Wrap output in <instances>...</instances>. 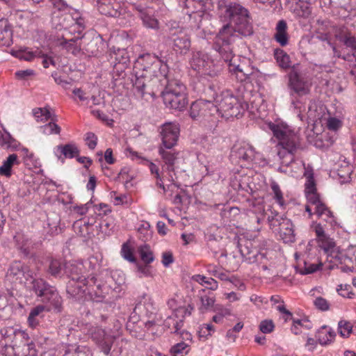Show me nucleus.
Returning <instances> with one entry per match:
<instances>
[{
  "instance_id": "nucleus-1",
  "label": "nucleus",
  "mask_w": 356,
  "mask_h": 356,
  "mask_svg": "<svg viewBox=\"0 0 356 356\" xmlns=\"http://www.w3.org/2000/svg\"><path fill=\"white\" fill-rule=\"evenodd\" d=\"M134 88L141 97H152L160 92L164 104L175 110L183 109L188 103L186 88L179 80H169L168 67L157 57L149 54L138 58L134 67Z\"/></svg>"
},
{
  "instance_id": "nucleus-2",
  "label": "nucleus",
  "mask_w": 356,
  "mask_h": 356,
  "mask_svg": "<svg viewBox=\"0 0 356 356\" xmlns=\"http://www.w3.org/2000/svg\"><path fill=\"white\" fill-rule=\"evenodd\" d=\"M218 14L223 21L234 23L224 25L216 36L213 49L222 59L230 60L232 57V44L241 36H249L253 33V29L248 10L235 2L220 0L218 3Z\"/></svg>"
},
{
  "instance_id": "nucleus-3",
  "label": "nucleus",
  "mask_w": 356,
  "mask_h": 356,
  "mask_svg": "<svg viewBox=\"0 0 356 356\" xmlns=\"http://www.w3.org/2000/svg\"><path fill=\"white\" fill-rule=\"evenodd\" d=\"M270 129L277 138V155L282 165L289 166L295 160V154L299 148V137L287 124L284 123L269 124Z\"/></svg>"
},
{
  "instance_id": "nucleus-4",
  "label": "nucleus",
  "mask_w": 356,
  "mask_h": 356,
  "mask_svg": "<svg viewBox=\"0 0 356 356\" xmlns=\"http://www.w3.org/2000/svg\"><path fill=\"white\" fill-rule=\"evenodd\" d=\"M206 92L211 96L212 102L218 110V122L220 117L238 118L248 108V104L245 102L239 101L229 90L218 94L215 90L214 86L210 85Z\"/></svg>"
},
{
  "instance_id": "nucleus-5",
  "label": "nucleus",
  "mask_w": 356,
  "mask_h": 356,
  "mask_svg": "<svg viewBox=\"0 0 356 356\" xmlns=\"http://www.w3.org/2000/svg\"><path fill=\"white\" fill-rule=\"evenodd\" d=\"M218 111L211 99H198L191 104L190 116L209 130L213 131L218 124Z\"/></svg>"
},
{
  "instance_id": "nucleus-6",
  "label": "nucleus",
  "mask_w": 356,
  "mask_h": 356,
  "mask_svg": "<svg viewBox=\"0 0 356 356\" xmlns=\"http://www.w3.org/2000/svg\"><path fill=\"white\" fill-rule=\"evenodd\" d=\"M32 290L45 304H49L56 312L61 311L63 300L56 289L41 278L33 279L31 282Z\"/></svg>"
},
{
  "instance_id": "nucleus-7",
  "label": "nucleus",
  "mask_w": 356,
  "mask_h": 356,
  "mask_svg": "<svg viewBox=\"0 0 356 356\" xmlns=\"http://www.w3.org/2000/svg\"><path fill=\"white\" fill-rule=\"evenodd\" d=\"M189 63L193 70L211 78L218 76L222 70L220 64L215 63L208 54L201 51L192 53Z\"/></svg>"
},
{
  "instance_id": "nucleus-8",
  "label": "nucleus",
  "mask_w": 356,
  "mask_h": 356,
  "mask_svg": "<svg viewBox=\"0 0 356 356\" xmlns=\"http://www.w3.org/2000/svg\"><path fill=\"white\" fill-rule=\"evenodd\" d=\"M52 26L59 33L65 32V31H72L79 34H81L84 29V20L81 17L74 18L69 14L54 13L51 19Z\"/></svg>"
},
{
  "instance_id": "nucleus-9",
  "label": "nucleus",
  "mask_w": 356,
  "mask_h": 356,
  "mask_svg": "<svg viewBox=\"0 0 356 356\" xmlns=\"http://www.w3.org/2000/svg\"><path fill=\"white\" fill-rule=\"evenodd\" d=\"M88 332L100 351L105 355H109L115 339V337L107 333L99 326H91Z\"/></svg>"
},
{
  "instance_id": "nucleus-10",
  "label": "nucleus",
  "mask_w": 356,
  "mask_h": 356,
  "mask_svg": "<svg viewBox=\"0 0 356 356\" xmlns=\"http://www.w3.org/2000/svg\"><path fill=\"white\" fill-rule=\"evenodd\" d=\"M268 219L270 227H279L280 236L284 243H293L295 241L293 225L290 219L278 213L273 216H268Z\"/></svg>"
},
{
  "instance_id": "nucleus-11",
  "label": "nucleus",
  "mask_w": 356,
  "mask_h": 356,
  "mask_svg": "<svg viewBox=\"0 0 356 356\" xmlns=\"http://www.w3.org/2000/svg\"><path fill=\"white\" fill-rule=\"evenodd\" d=\"M311 84L302 74L293 70L289 74L288 88L291 97H302L310 92Z\"/></svg>"
},
{
  "instance_id": "nucleus-12",
  "label": "nucleus",
  "mask_w": 356,
  "mask_h": 356,
  "mask_svg": "<svg viewBox=\"0 0 356 356\" xmlns=\"http://www.w3.org/2000/svg\"><path fill=\"white\" fill-rule=\"evenodd\" d=\"M72 31H65L63 33H57L54 40L57 45L65 49L74 55H77L81 49L80 40L82 38L81 34L72 37Z\"/></svg>"
},
{
  "instance_id": "nucleus-13",
  "label": "nucleus",
  "mask_w": 356,
  "mask_h": 356,
  "mask_svg": "<svg viewBox=\"0 0 356 356\" xmlns=\"http://www.w3.org/2000/svg\"><path fill=\"white\" fill-rule=\"evenodd\" d=\"M90 266V263L86 261H70L65 264V273L70 277L69 281H78L81 283L85 282L88 280V277H90L92 274L89 273L86 266Z\"/></svg>"
},
{
  "instance_id": "nucleus-14",
  "label": "nucleus",
  "mask_w": 356,
  "mask_h": 356,
  "mask_svg": "<svg viewBox=\"0 0 356 356\" xmlns=\"http://www.w3.org/2000/svg\"><path fill=\"white\" fill-rule=\"evenodd\" d=\"M33 276L29 267L21 261L13 262L6 273V280L11 283H23Z\"/></svg>"
},
{
  "instance_id": "nucleus-15",
  "label": "nucleus",
  "mask_w": 356,
  "mask_h": 356,
  "mask_svg": "<svg viewBox=\"0 0 356 356\" xmlns=\"http://www.w3.org/2000/svg\"><path fill=\"white\" fill-rule=\"evenodd\" d=\"M254 154V148L250 144L243 142L234 145L230 157L233 161L238 163L249 162L253 160Z\"/></svg>"
},
{
  "instance_id": "nucleus-16",
  "label": "nucleus",
  "mask_w": 356,
  "mask_h": 356,
  "mask_svg": "<svg viewBox=\"0 0 356 356\" xmlns=\"http://www.w3.org/2000/svg\"><path fill=\"white\" fill-rule=\"evenodd\" d=\"M171 40L172 49L177 54L184 55L189 51L191 46V39L183 29H179L172 33Z\"/></svg>"
},
{
  "instance_id": "nucleus-17",
  "label": "nucleus",
  "mask_w": 356,
  "mask_h": 356,
  "mask_svg": "<svg viewBox=\"0 0 356 356\" xmlns=\"http://www.w3.org/2000/svg\"><path fill=\"white\" fill-rule=\"evenodd\" d=\"M179 134L177 124L172 122L165 123L161 127V135L163 147L165 149L172 148L177 143Z\"/></svg>"
},
{
  "instance_id": "nucleus-18",
  "label": "nucleus",
  "mask_w": 356,
  "mask_h": 356,
  "mask_svg": "<svg viewBox=\"0 0 356 356\" xmlns=\"http://www.w3.org/2000/svg\"><path fill=\"white\" fill-rule=\"evenodd\" d=\"M96 6L102 15L112 17L121 15V6L116 0H97Z\"/></svg>"
},
{
  "instance_id": "nucleus-19",
  "label": "nucleus",
  "mask_w": 356,
  "mask_h": 356,
  "mask_svg": "<svg viewBox=\"0 0 356 356\" xmlns=\"http://www.w3.org/2000/svg\"><path fill=\"white\" fill-rule=\"evenodd\" d=\"M179 6L183 8L189 19L202 17L203 4L196 0H179Z\"/></svg>"
},
{
  "instance_id": "nucleus-20",
  "label": "nucleus",
  "mask_w": 356,
  "mask_h": 356,
  "mask_svg": "<svg viewBox=\"0 0 356 356\" xmlns=\"http://www.w3.org/2000/svg\"><path fill=\"white\" fill-rule=\"evenodd\" d=\"M66 291L69 297L78 300L82 299L87 294L86 286L78 281H69Z\"/></svg>"
},
{
  "instance_id": "nucleus-21",
  "label": "nucleus",
  "mask_w": 356,
  "mask_h": 356,
  "mask_svg": "<svg viewBox=\"0 0 356 356\" xmlns=\"http://www.w3.org/2000/svg\"><path fill=\"white\" fill-rule=\"evenodd\" d=\"M83 283L84 286H86L87 294L90 298L93 296L97 298L104 297L103 286L97 282L95 275H92L90 277H88V280Z\"/></svg>"
},
{
  "instance_id": "nucleus-22",
  "label": "nucleus",
  "mask_w": 356,
  "mask_h": 356,
  "mask_svg": "<svg viewBox=\"0 0 356 356\" xmlns=\"http://www.w3.org/2000/svg\"><path fill=\"white\" fill-rule=\"evenodd\" d=\"M250 244L251 243L248 241H246V243L243 245L239 243L238 248L244 260L249 264H252L257 261L259 258H262L264 255L261 253H258L257 250L251 249L249 246Z\"/></svg>"
},
{
  "instance_id": "nucleus-23",
  "label": "nucleus",
  "mask_w": 356,
  "mask_h": 356,
  "mask_svg": "<svg viewBox=\"0 0 356 356\" xmlns=\"http://www.w3.org/2000/svg\"><path fill=\"white\" fill-rule=\"evenodd\" d=\"M13 29L10 24L6 19H0V43L8 46L12 42Z\"/></svg>"
},
{
  "instance_id": "nucleus-24",
  "label": "nucleus",
  "mask_w": 356,
  "mask_h": 356,
  "mask_svg": "<svg viewBox=\"0 0 356 356\" xmlns=\"http://www.w3.org/2000/svg\"><path fill=\"white\" fill-rule=\"evenodd\" d=\"M169 149H165V147H160L159 149V153L165 163V165L163 167L168 168L170 170H172V168H177L176 166V163L178 160V153Z\"/></svg>"
},
{
  "instance_id": "nucleus-25",
  "label": "nucleus",
  "mask_w": 356,
  "mask_h": 356,
  "mask_svg": "<svg viewBox=\"0 0 356 356\" xmlns=\"http://www.w3.org/2000/svg\"><path fill=\"white\" fill-rule=\"evenodd\" d=\"M45 307L44 305H38L33 307L28 316L27 323L30 327L36 328L40 323L44 317Z\"/></svg>"
},
{
  "instance_id": "nucleus-26",
  "label": "nucleus",
  "mask_w": 356,
  "mask_h": 356,
  "mask_svg": "<svg viewBox=\"0 0 356 356\" xmlns=\"http://www.w3.org/2000/svg\"><path fill=\"white\" fill-rule=\"evenodd\" d=\"M274 38L281 46L284 47L289 42V36L287 33V24L284 20H280L275 29Z\"/></svg>"
},
{
  "instance_id": "nucleus-27",
  "label": "nucleus",
  "mask_w": 356,
  "mask_h": 356,
  "mask_svg": "<svg viewBox=\"0 0 356 356\" xmlns=\"http://www.w3.org/2000/svg\"><path fill=\"white\" fill-rule=\"evenodd\" d=\"M19 164L18 156L15 154H10L6 160L3 161L0 166V175L9 177L12 175V168L15 165Z\"/></svg>"
},
{
  "instance_id": "nucleus-28",
  "label": "nucleus",
  "mask_w": 356,
  "mask_h": 356,
  "mask_svg": "<svg viewBox=\"0 0 356 356\" xmlns=\"http://www.w3.org/2000/svg\"><path fill=\"white\" fill-rule=\"evenodd\" d=\"M335 336L334 331L324 325L318 331L316 337L320 344L327 345L334 341Z\"/></svg>"
},
{
  "instance_id": "nucleus-29",
  "label": "nucleus",
  "mask_w": 356,
  "mask_h": 356,
  "mask_svg": "<svg viewBox=\"0 0 356 356\" xmlns=\"http://www.w3.org/2000/svg\"><path fill=\"white\" fill-rule=\"evenodd\" d=\"M163 325L170 330L171 333H179L184 325V321L182 318H179L176 314H173L164 321Z\"/></svg>"
},
{
  "instance_id": "nucleus-30",
  "label": "nucleus",
  "mask_w": 356,
  "mask_h": 356,
  "mask_svg": "<svg viewBox=\"0 0 356 356\" xmlns=\"http://www.w3.org/2000/svg\"><path fill=\"white\" fill-rule=\"evenodd\" d=\"M314 213L319 218L332 223L333 215L329 208L322 201L314 207Z\"/></svg>"
},
{
  "instance_id": "nucleus-31",
  "label": "nucleus",
  "mask_w": 356,
  "mask_h": 356,
  "mask_svg": "<svg viewBox=\"0 0 356 356\" xmlns=\"http://www.w3.org/2000/svg\"><path fill=\"white\" fill-rule=\"evenodd\" d=\"M137 10L139 11L140 18L144 26L150 29H159V22L156 18L153 17L145 9L140 6L137 7Z\"/></svg>"
},
{
  "instance_id": "nucleus-32",
  "label": "nucleus",
  "mask_w": 356,
  "mask_h": 356,
  "mask_svg": "<svg viewBox=\"0 0 356 356\" xmlns=\"http://www.w3.org/2000/svg\"><path fill=\"white\" fill-rule=\"evenodd\" d=\"M205 289H202L199 291L198 296L201 302V305L199 309L201 312H205L211 309L215 302V298L213 296H208L205 294Z\"/></svg>"
},
{
  "instance_id": "nucleus-33",
  "label": "nucleus",
  "mask_w": 356,
  "mask_h": 356,
  "mask_svg": "<svg viewBox=\"0 0 356 356\" xmlns=\"http://www.w3.org/2000/svg\"><path fill=\"white\" fill-rule=\"evenodd\" d=\"M312 12L310 0H298L295 8V13L300 17L307 18Z\"/></svg>"
},
{
  "instance_id": "nucleus-34",
  "label": "nucleus",
  "mask_w": 356,
  "mask_h": 356,
  "mask_svg": "<svg viewBox=\"0 0 356 356\" xmlns=\"http://www.w3.org/2000/svg\"><path fill=\"white\" fill-rule=\"evenodd\" d=\"M56 151L59 152L66 159H72L79 154V149L74 144H66L65 145H58Z\"/></svg>"
},
{
  "instance_id": "nucleus-35",
  "label": "nucleus",
  "mask_w": 356,
  "mask_h": 356,
  "mask_svg": "<svg viewBox=\"0 0 356 356\" xmlns=\"http://www.w3.org/2000/svg\"><path fill=\"white\" fill-rule=\"evenodd\" d=\"M222 60L225 63H229V71L236 74V77L238 81H243L248 78L250 74L245 72L239 65H236L234 63V55L233 54L230 60L226 61L224 59Z\"/></svg>"
},
{
  "instance_id": "nucleus-36",
  "label": "nucleus",
  "mask_w": 356,
  "mask_h": 356,
  "mask_svg": "<svg viewBox=\"0 0 356 356\" xmlns=\"http://www.w3.org/2000/svg\"><path fill=\"white\" fill-rule=\"evenodd\" d=\"M111 59H114V65H122V67H126L129 63V56L127 51L124 49H118L111 56Z\"/></svg>"
},
{
  "instance_id": "nucleus-37",
  "label": "nucleus",
  "mask_w": 356,
  "mask_h": 356,
  "mask_svg": "<svg viewBox=\"0 0 356 356\" xmlns=\"http://www.w3.org/2000/svg\"><path fill=\"white\" fill-rule=\"evenodd\" d=\"M0 145L6 149H15L17 147V142L8 132L0 131Z\"/></svg>"
},
{
  "instance_id": "nucleus-38",
  "label": "nucleus",
  "mask_w": 356,
  "mask_h": 356,
  "mask_svg": "<svg viewBox=\"0 0 356 356\" xmlns=\"http://www.w3.org/2000/svg\"><path fill=\"white\" fill-rule=\"evenodd\" d=\"M33 115L38 122H44L49 119L55 120L56 115H52L49 109L47 108H37L33 111Z\"/></svg>"
},
{
  "instance_id": "nucleus-39",
  "label": "nucleus",
  "mask_w": 356,
  "mask_h": 356,
  "mask_svg": "<svg viewBox=\"0 0 356 356\" xmlns=\"http://www.w3.org/2000/svg\"><path fill=\"white\" fill-rule=\"evenodd\" d=\"M274 56L277 63L281 67L288 68L290 67V58L289 55L284 51V50L280 49H275Z\"/></svg>"
},
{
  "instance_id": "nucleus-40",
  "label": "nucleus",
  "mask_w": 356,
  "mask_h": 356,
  "mask_svg": "<svg viewBox=\"0 0 356 356\" xmlns=\"http://www.w3.org/2000/svg\"><path fill=\"white\" fill-rule=\"evenodd\" d=\"M193 280L201 285L207 284L209 286L207 287L209 289L212 291H216L218 287V284L216 280H215L213 278H208L204 275H195L193 276Z\"/></svg>"
},
{
  "instance_id": "nucleus-41",
  "label": "nucleus",
  "mask_w": 356,
  "mask_h": 356,
  "mask_svg": "<svg viewBox=\"0 0 356 356\" xmlns=\"http://www.w3.org/2000/svg\"><path fill=\"white\" fill-rule=\"evenodd\" d=\"M63 269V264L58 259H51L47 268V273L54 277H58L61 275Z\"/></svg>"
},
{
  "instance_id": "nucleus-42",
  "label": "nucleus",
  "mask_w": 356,
  "mask_h": 356,
  "mask_svg": "<svg viewBox=\"0 0 356 356\" xmlns=\"http://www.w3.org/2000/svg\"><path fill=\"white\" fill-rule=\"evenodd\" d=\"M177 168H172V170H170L168 168L163 167L162 175L165 178L166 180L171 182L172 185L179 188L180 184H178V176L177 175Z\"/></svg>"
},
{
  "instance_id": "nucleus-43",
  "label": "nucleus",
  "mask_w": 356,
  "mask_h": 356,
  "mask_svg": "<svg viewBox=\"0 0 356 356\" xmlns=\"http://www.w3.org/2000/svg\"><path fill=\"white\" fill-rule=\"evenodd\" d=\"M138 253L141 260L147 264H149L154 260V256L150 248L147 245H143L139 248Z\"/></svg>"
},
{
  "instance_id": "nucleus-44",
  "label": "nucleus",
  "mask_w": 356,
  "mask_h": 356,
  "mask_svg": "<svg viewBox=\"0 0 356 356\" xmlns=\"http://www.w3.org/2000/svg\"><path fill=\"white\" fill-rule=\"evenodd\" d=\"M336 38L343 44L351 48V51L356 47V37L352 35L350 33H346L344 34H335Z\"/></svg>"
},
{
  "instance_id": "nucleus-45",
  "label": "nucleus",
  "mask_w": 356,
  "mask_h": 356,
  "mask_svg": "<svg viewBox=\"0 0 356 356\" xmlns=\"http://www.w3.org/2000/svg\"><path fill=\"white\" fill-rule=\"evenodd\" d=\"M189 345L185 342H180L174 345L171 349L170 353L172 356H185L189 350Z\"/></svg>"
},
{
  "instance_id": "nucleus-46",
  "label": "nucleus",
  "mask_w": 356,
  "mask_h": 356,
  "mask_svg": "<svg viewBox=\"0 0 356 356\" xmlns=\"http://www.w3.org/2000/svg\"><path fill=\"white\" fill-rule=\"evenodd\" d=\"M40 131L44 135L59 134L60 127L54 122H50L40 127Z\"/></svg>"
},
{
  "instance_id": "nucleus-47",
  "label": "nucleus",
  "mask_w": 356,
  "mask_h": 356,
  "mask_svg": "<svg viewBox=\"0 0 356 356\" xmlns=\"http://www.w3.org/2000/svg\"><path fill=\"white\" fill-rule=\"evenodd\" d=\"M338 329L340 335L345 338L348 337L352 332L353 326L350 322L341 320L338 323Z\"/></svg>"
},
{
  "instance_id": "nucleus-48",
  "label": "nucleus",
  "mask_w": 356,
  "mask_h": 356,
  "mask_svg": "<svg viewBox=\"0 0 356 356\" xmlns=\"http://www.w3.org/2000/svg\"><path fill=\"white\" fill-rule=\"evenodd\" d=\"M270 187L273 193H274V198L280 206H284V200L283 194L280 188V186L277 182L273 181L270 184Z\"/></svg>"
},
{
  "instance_id": "nucleus-49",
  "label": "nucleus",
  "mask_w": 356,
  "mask_h": 356,
  "mask_svg": "<svg viewBox=\"0 0 356 356\" xmlns=\"http://www.w3.org/2000/svg\"><path fill=\"white\" fill-rule=\"evenodd\" d=\"M344 261L348 260L352 264L354 265L355 269L356 268V247L349 246L346 252L343 254Z\"/></svg>"
},
{
  "instance_id": "nucleus-50",
  "label": "nucleus",
  "mask_w": 356,
  "mask_h": 356,
  "mask_svg": "<svg viewBox=\"0 0 356 356\" xmlns=\"http://www.w3.org/2000/svg\"><path fill=\"white\" fill-rule=\"evenodd\" d=\"M322 266L321 263H319L318 264H311L308 262L304 263V266L302 268H300V273L302 275H307L313 273L316 271H317L320 267Z\"/></svg>"
},
{
  "instance_id": "nucleus-51",
  "label": "nucleus",
  "mask_w": 356,
  "mask_h": 356,
  "mask_svg": "<svg viewBox=\"0 0 356 356\" xmlns=\"http://www.w3.org/2000/svg\"><path fill=\"white\" fill-rule=\"evenodd\" d=\"M32 345V343H24L22 346L13 347L14 356H28L27 352Z\"/></svg>"
},
{
  "instance_id": "nucleus-52",
  "label": "nucleus",
  "mask_w": 356,
  "mask_h": 356,
  "mask_svg": "<svg viewBox=\"0 0 356 356\" xmlns=\"http://www.w3.org/2000/svg\"><path fill=\"white\" fill-rule=\"evenodd\" d=\"M121 254H122V257L124 259L129 261V262H131V263L136 262V258L134 256L132 250L126 244H124L122 245V248L121 250Z\"/></svg>"
},
{
  "instance_id": "nucleus-53",
  "label": "nucleus",
  "mask_w": 356,
  "mask_h": 356,
  "mask_svg": "<svg viewBox=\"0 0 356 356\" xmlns=\"http://www.w3.org/2000/svg\"><path fill=\"white\" fill-rule=\"evenodd\" d=\"M138 272L140 274L139 277H152L153 273L152 270V266L149 264H145V265H137Z\"/></svg>"
},
{
  "instance_id": "nucleus-54",
  "label": "nucleus",
  "mask_w": 356,
  "mask_h": 356,
  "mask_svg": "<svg viewBox=\"0 0 356 356\" xmlns=\"http://www.w3.org/2000/svg\"><path fill=\"white\" fill-rule=\"evenodd\" d=\"M15 334V330L13 327H3L0 330V336L2 339L11 341Z\"/></svg>"
},
{
  "instance_id": "nucleus-55",
  "label": "nucleus",
  "mask_w": 356,
  "mask_h": 356,
  "mask_svg": "<svg viewBox=\"0 0 356 356\" xmlns=\"http://www.w3.org/2000/svg\"><path fill=\"white\" fill-rule=\"evenodd\" d=\"M89 108H90V113L97 118L106 122H108L109 121L113 122V120L109 119L108 116L106 113L100 111L99 108H92V106H89Z\"/></svg>"
},
{
  "instance_id": "nucleus-56",
  "label": "nucleus",
  "mask_w": 356,
  "mask_h": 356,
  "mask_svg": "<svg viewBox=\"0 0 356 356\" xmlns=\"http://www.w3.org/2000/svg\"><path fill=\"white\" fill-rule=\"evenodd\" d=\"M274 323L271 320H264L260 323L259 330L264 334L270 333L274 329Z\"/></svg>"
},
{
  "instance_id": "nucleus-57",
  "label": "nucleus",
  "mask_w": 356,
  "mask_h": 356,
  "mask_svg": "<svg viewBox=\"0 0 356 356\" xmlns=\"http://www.w3.org/2000/svg\"><path fill=\"white\" fill-rule=\"evenodd\" d=\"M305 185V193L316 191V184H315V181H314L313 175H309L307 177V181H306V183Z\"/></svg>"
},
{
  "instance_id": "nucleus-58",
  "label": "nucleus",
  "mask_w": 356,
  "mask_h": 356,
  "mask_svg": "<svg viewBox=\"0 0 356 356\" xmlns=\"http://www.w3.org/2000/svg\"><path fill=\"white\" fill-rule=\"evenodd\" d=\"M314 304L317 309L321 311H327L329 309L330 305L328 302L322 297L316 298L314 301Z\"/></svg>"
},
{
  "instance_id": "nucleus-59",
  "label": "nucleus",
  "mask_w": 356,
  "mask_h": 356,
  "mask_svg": "<svg viewBox=\"0 0 356 356\" xmlns=\"http://www.w3.org/2000/svg\"><path fill=\"white\" fill-rule=\"evenodd\" d=\"M86 145L90 149H94L97 145V138L92 132H88L86 134L85 138Z\"/></svg>"
},
{
  "instance_id": "nucleus-60",
  "label": "nucleus",
  "mask_w": 356,
  "mask_h": 356,
  "mask_svg": "<svg viewBox=\"0 0 356 356\" xmlns=\"http://www.w3.org/2000/svg\"><path fill=\"white\" fill-rule=\"evenodd\" d=\"M305 195L308 203L309 205L313 206L314 207L321 202L319 195L316 193V191L305 193Z\"/></svg>"
},
{
  "instance_id": "nucleus-61",
  "label": "nucleus",
  "mask_w": 356,
  "mask_h": 356,
  "mask_svg": "<svg viewBox=\"0 0 356 356\" xmlns=\"http://www.w3.org/2000/svg\"><path fill=\"white\" fill-rule=\"evenodd\" d=\"M40 54L41 51L39 49H37L35 51H24L21 54L20 58L24 60L31 61L34 58L40 56Z\"/></svg>"
},
{
  "instance_id": "nucleus-62",
  "label": "nucleus",
  "mask_w": 356,
  "mask_h": 356,
  "mask_svg": "<svg viewBox=\"0 0 356 356\" xmlns=\"http://www.w3.org/2000/svg\"><path fill=\"white\" fill-rule=\"evenodd\" d=\"M327 127L330 130L336 131L341 127V121L336 118H329L327 121Z\"/></svg>"
},
{
  "instance_id": "nucleus-63",
  "label": "nucleus",
  "mask_w": 356,
  "mask_h": 356,
  "mask_svg": "<svg viewBox=\"0 0 356 356\" xmlns=\"http://www.w3.org/2000/svg\"><path fill=\"white\" fill-rule=\"evenodd\" d=\"M20 238H21V236L20 235H18L16 236V241L17 242V245H18V248L22 250V251L25 254H29V252H30V243L31 242L26 239L24 242L23 241L22 243L21 244L19 243V240H20Z\"/></svg>"
},
{
  "instance_id": "nucleus-64",
  "label": "nucleus",
  "mask_w": 356,
  "mask_h": 356,
  "mask_svg": "<svg viewBox=\"0 0 356 356\" xmlns=\"http://www.w3.org/2000/svg\"><path fill=\"white\" fill-rule=\"evenodd\" d=\"M162 264L165 267H168L173 263L174 259L171 252H164L162 254Z\"/></svg>"
}]
</instances>
